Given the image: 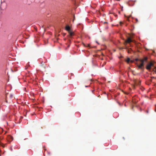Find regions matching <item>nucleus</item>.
<instances>
[{
	"mask_svg": "<svg viewBox=\"0 0 156 156\" xmlns=\"http://www.w3.org/2000/svg\"><path fill=\"white\" fill-rule=\"evenodd\" d=\"M134 41H135L133 40L130 37H128L125 41L124 44L125 46H126L127 44H130L131 42H134Z\"/></svg>",
	"mask_w": 156,
	"mask_h": 156,
	"instance_id": "f257e3e1",
	"label": "nucleus"
},
{
	"mask_svg": "<svg viewBox=\"0 0 156 156\" xmlns=\"http://www.w3.org/2000/svg\"><path fill=\"white\" fill-rule=\"evenodd\" d=\"M154 64L152 62H150L149 64L146 66V68L148 70H150L152 66H153Z\"/></svg>",
	"mask_w": 156,
	"mask_h": 156,
	"instance_id": "f03ea898",
	"label": "nucleus"
},
{
	"mask_svg": "<svg viewBox=\"0 0 156 156\" xmlns=\"http://www.w3.org/2000/svg\"><path fill=\"white\" fill-rule=\"evenodd\" d=\"M7 139L8 142H10L13 140V138L12 136L10 135H9L7 137Z\"/></svg>",
	"mask_w": 156,
	"mask_h": 156,
	"instance_id": "7ed1b4c3",
	"label": "nucleus"
},
{
	"mask_svg": "<svg viewBox=\"0 0 156 156\" xmlns=\"http://www.w3.org/2000/svg\"><path fill=\"white\" fill-rule=\"evenodd\" d=\"M148 58L147 57H144L142 59H140V62H143L144 63V62H147Z\"/></svg>",
	"mask_w": 156,
	"mask_h": 156,
	"instance_id": "20e7f679",
	"label": "nucleus"
},
{
	"mask_svg": "<svg viewBox=\"0 0 156 156\" xmlns=\"http://www.w3.org/2000/svg\"><path fill=\"white\" fill-rule=\"evenodd\" d=\"M65 29L66 30L68 31V32L70 31V27L68 25H67L66 26Z\"/></svg>",
	"mask_w": 156,
	"mask_h": 156,
	"instance_id": "39448f33",
	"label": "nucleus"
},
{
	"mask_svg": "<svg viewBox=\"0 0 156 156\" xmlns=\"http://www.w3.org/2000/svg\"><path fill=\"white\" fill-rule=\"evenodd\" d=\"M126 49H127V52L129 53H130L132 51V50L131 49V48H129V49H128L126 47Z\"/></svg>",
	"mask_w": 156,
	"mask_h": 156,
	"instance_id": "423d86ee",
	"label": "nucleus"
},
{
	"mask_svg": "<svg viewBox=\"0 0 156 156\" xmlns=\"http://www.w3.org/2000/svg\"><path fill=\"white\" fill-rule=\"evenodd\" d=\"M68 32H69V36L71 37L73 36V35L74 34H73V32L70 31H69Z\"/></svg>",
	"mask_w": 156,
	"mask_h": 156,
	"instance_id": "0eeeda50",
	"label": "nucleus"
},
{
	"mask_svg": "<svg viewBox=\"0 0 156 156\" xmlns=\"http://www.w3.org/2000/svg\"><path fill=\"white\" fill-rule=\"evenodd\" d=\"M137 66L138 67V68L140 69H142L143 68V66H141V65H137Z\"/></svg>",
	"mask_w": 156,
	"mask_h": 156,
	"instance_id": "6e6552de",
	"label": "nucleus"
},
{
	"mask_svg": "<svg viewBox=\"0 0 156 156\" xmlns=\"http://www.w3.org/2000/svg\"><path fill=\"white\" fill-rule=\"evenodd\" d=\"M126 62H127V63H129V62H130V58H128L126 60Z\"/></svg>",
	"mask_w": 156,
	"mask_h": 156,
	"instance_id": "1a4fd4ad",
	"label": "nucleus"
},
{
	"mask_svg": "<svg viewBox=\"0 0 156 156\" xmlns=\"http://www.w3.org/2000/svg\"><path fill=\"white\" fill-rule=\"evenodd\" d=\"M141 62V63L140 64L141 66H143L144 65V63L143 62Z\"/></svg>",
	"mask_w": 156,
	"mask_h": 156,
	"instance_id": "9d476101",
	"label": "nucleus"
},
{
	"mask_svg": "<svg viewBox=\"0 0 156 156\" xmlns=\"http://www.w3.org/2000/svg\"><path fill=\"white\" fill-rule=\"evenodd\" d=\"M134 60L135 61H137L138 60L140 61V60H139L138 58H136V59H135Z\"/></svg>",
	"mask_w": 156,
	"mask_h": 156,
	"instance_id": "9b49d317",
	"label": "nucleus"
},
{
	"mask_svg": "<svg viewBox=\"0 0 156 156\" xmlns=\"http://www.w3.org/2000/svg\"><path fill=\"white\" fill-rule=\"evenodd\" d=\"M130 62H134V60H130Z\"/></svg>",
	"mask_w": 156,
	"mask_h": 156,
	"instance_id": "f8f14e48",
	"label": "nucleus"
},
{
	"mask_svg": "<svg viewBox=\"0 0 156 156\" xmlns=\"http://www.w3.org/2000/svg\"><path fill=\"white\" fill-rule=\"evenodd\" d=\"M120 24L122 23L121 22H120Z\"/></svg>",
	"mask_w": 156,
	"mask_h": 156,
	"instance_id": "ddd939ff",
	"label": "nucleus"
},
{
	"mask_svg": "<svg viewBox=\"0 0 156 156\" xmlns=\"http://www.w3.org/2000/svg\"><path fill=\"white\" fill-rule=\"evenodd\" d=\"M152 78H155H155H155V77H152Z\"/></svg>",
	"mask_w": 156,
	"mask_h": 156,
	"instance_id": "4468645a",
	"label": "nucleus"
},
{
	"mask_svg": "<svg viewBox=\"0 0 156 156\" xmlns=\"http://www.w3.org/2000/svg\"><path fill=\"white\" fill-rule=\"evenodd\" d=\"M155 79H156V78H155Z\"/></svg>",
	"mask_w": 156,
	"mask_h": 156,
	"instance_id": "2eb2a0df",
	"label": "nucleus"
}]
</instances>
